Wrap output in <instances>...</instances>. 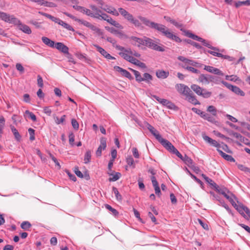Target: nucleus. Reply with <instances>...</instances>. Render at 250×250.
I'll return each mask as SVG.
<instances>
[{
    "instance_id": "nucleus-4",
    "label": "nucleus",
    "mask_w": 250,
    "mask_h": 250,
    "mask_svg": "<svg viewBox=\"0 0 250 250\" xmlns=\"http://www.w3.org/2000/svg\"><path fill=\"white\" fill-rule=\"evenodd\" d=\"M115 48L120 51L119 54L125 60L129 62H131L134 57L131 56L132 50L130 48H125L119 45H116Z\"/></svg>"
},
{
    "instance_id": "nucleus-40",
    "label": "nucleus",
    "mask_w": 250,
    "mask_h": 250,
    "mask_svg": "<svg viewBox=\"0 0 250 250\" xmlns=\"http://www.w3.org/2000/svg\"><path fill=\"white\" fill-rule=\"evenodd\" d=\"M82 13L92 18H95V16H96V14H93V12L92 11L85 7H84V9H83V11Z\"/></svg>"
},
{
    "instance_id": "nucleus-50",
    "label": "nucleus",
    "mask_w": 250,
    "mask_h": 250,
    "mask_svg": "<svg viewBox=\"0 0 250 250\" xmlns=\"http://www.w3.org/2000/svg\"><path fill=\"white\" fill-rule=\"evenodd\" d=\"M203 44L208 47V48L211 49V50H219V49L216 48V47H213L212 46L210 43L208 42L207 41H206L205 40H204V41L203 42H201Z\"/></svg>"
},
{
    "instance_id": "nucleus-38",
    "label": "nucleus",
    "mask_w": 250,
    "mask_h": 250,
    "mask_svg": "<svg viewBox=\"0 0 250 250\" xmlns=\"http://www.w3.org/2000/svg\"><path fill=\"white\" fill-rule=\"evenodd\" d=\"M65 118L66 116L64 115L62 116L60 119H59L57 116L54 117L55 122L57 125L63 123L65 120Z\"/></svg>"
},
{
    "instance_id": "nucleus-8",
    "label": "nucleus",
    "mask_w": 250,
    "mask_h": 250,
    "mask_svg": "<svg viewBox=\"0 0 250 250\" xmlns=\"http://www.w3.org/2000/svg\"><path fill=\"white\" fill-rule=\"evenodd\" d=\"M222 83L226 87L231 90L236 94L240 95L241 96H244L245 95V93L242 90H241L238 87L232 85L225 81H222Z\"/></svg>"
},
{
    "instance_id": "nucleus-56",
    "label": "nucleus",
    "mask_w": 250,
    "mask_h": 250,
    "mask_svg": "<svg viewBox=\"0 0 250 250\" xmlns=\"http://www.w3.org/2000/svg\"><path fill=\"white\" fill-rule=\"evenodd\" d=\"M25 113L26 114L28 115L29 117L31 118V119L32 121H36V119H37L36 117L32 112H31L28 110H26Z\"/></svg>"
},
{
    "instance_id": "nucleus-57",
    "label": "nucleus",
    "mask_w": 250,
    "mask_h": 250,
    "mask_svg": "<svg viewBox=\"0 0 250 250\" xmlns=\"http://www.w3.org/2000/svg\"><path fill=\"white\" fill-rule=\"evenodd\" d=\"M151 180L154 188L159 187L158 183L157 182L156 179L154 176H152L151 177Z\"/></svg>"
},
{
    "instance_id": "nucleus-3",
    "label": "nucleus",
    "mask_w": 250,
    "mask_h": 250,
    "mask_svg": "<svg viewBox=\"0 0 250 250\" xmlns=\"http://www.w3.org/2000/svg\"><path fill=\"white\" fill-rule=\"evenodd\" d=\"M144 41V45L158 51L163 52L165 51L163 45L159 43L160 40L159 39L152 40L145 37Z\"/></svg>"
},
{
    "instance_id": "nucleus-34",
    "label": "nucleus",
    "mask_w": 250,
    "mask_h": 250,
    "mask_svg": "<svg viewBox=\"0 0 250 250\" xmlns=\"http://www.w3.org/2000/svg\"><path fill=\"white\" fill-rule=\"evenodd\" d=\"M91 158V152L90 150H87L84 158V161L85 164H88L90 162Z\"/></svg>"
},
{
    "instance_id": "nucleus-9",
    "label": "nucleus",
    "mask_w": 250,
    "mask_h": 250,
    "mask_svg": "<svg viewBox=\"0 0 250 250\" xmlns=\"http://www.w3.org/2000/svg\"><path fill=\"white\" fill-rule=\"evenodd\" d=\"M78 22L89 28L98 34H100L101 33V30L98 27L86 21L80 19V20L78 21Z\"/></svg>"
},
{
    "instance_id": "nucleus-48",
    "label": "nucleus",
    "mask_w": 250,
    "mask_h": 250,
    "mask_svg": "<svg viewBox=\"0 0 250 250\" xmlns=\"http://www.w3.org/2000/svg\"><path fill=\"white\" fill-rule=\"evenodd\" d=\"M185 42H186L190 44L191 45H193V46H195L197 48H201V45L195 42L190 40L188 39L185 40Z\"/></svg>"
},
{
    "instance_id": "nucleus-11",
    "label": "nucleus",
    "mask_w": 250,
    "mask_h": 250,
    "mask_svg": "<svg viewBox=\"0 0 250 250\" xmlns=\"http://www.w3.org/2000/svg\"><path fill=\"white\" fill-rule=\"evenodd\" d=\"M227 199L231 203L234 208H235L238 211H239L240 210L239 207L242 208L243 205L241 203H239L238 201H237L238 204L235 203V201L237 200V198L232 193H230V195L229 197H227Z\"/></svg>"
},
{
    "instance_id": "nucleus-12",
    "label": "nucleus",
    "mask_w": 250,
    "mask_h": 250,
    "mask_svg": "<svg viewBox=\"0 0 250 250\" xmlns=\"http://www.w3.org/2000/svg\"><path fill=\"white\" fill-rule=\"evenodd\" d=\"M227 199L231 203L234 208H235L238 211H239L240 210L239 207L242 208L243 205L241 203H239L238 201H237L238 204L235 203V201L237 200V198L232 193H230V195L229 197H227Z\"/></svg>"
},
{
    "instance_id": "nucleus-1",
    "label": "nucleus",
    "mask_w": 250,
    "mask_h": 250,
    "mask_svg": "<svg viewBox=\"0 0 250 250\" xmlns=\"http://www.w3.org/2000/svg\"><path fill=\"white\" fill-rule=\"evenodd\" d=\"M139 19L146 26L160 32L167 38L177 42H181V40L178 36L174 35L165 25L151 21L144 17H139Z\"/></svg>"
},
{
    "instance_id": "nucleus-19",
    "label": "nucleus",
    "mask_w": 250,
    "mask_h": 250,
    "mask_svg": "<svg viewBox=\"0 0 250 250\" xmlns=\"http://www.w3.org/2000/svg\"><path fill=\"white\" fill-rule=\"evenodd\" d=\"M198 82L203 84H208L209 83V74H200L197 80Z\"/></svg>"
},
{
    "instance_id": "nucleus-37",
    "label": "nucleus",
    "mask_w": 250,
    "mask_h": 250,
    "mask_svg": "<svg viewBox=\"0 0 250 250\" xmlns=\"http://www.w3.org/2000/svg\"><path fill=\"white\" fill-rule=\"evenodd\" d=\"M204 119L206 120L211 123L216 124L217 123V122L215 120V118L213 116H211L207 113L206 114Z\"/></svg>"
},
{
    "instance_id": "nucleus-60",
    "label": "nucleus",
    "mask_w": 250,
    "mask_h": 250,
    "mask_svg": "<svg viewBox=\"0 0 250 250\" xmlns=\"http://www.w3.org/2000/svg\"><path fill=\"white\" fill-rule=\"evenodd\" d=\"M37 82L38 86L42 88L43 86V80L40 75L38 76Z\"/></svg>"
},
{
    "instance_id": "nucleus-7",
    "label": "nucleus",
    "mask_w": 250,
    "mask_h": 250,
    "mask_svg": "<svg viewBox=\"0 0 250 250\" xmlns=\"http://www.w3.org/2000/svg\"><path fill=\"white\" fill-rule=\"evenodd\" d=\"M0 19L5 22L13 24L20 23V20L13 15H10L6 13L0 11Z\"/></svg>"
},
{
    "instance_id": "nucleus-27",
    "label": "nucleus",
    "mask_w": 250,
    "mask_h": 250,
    "mask_svg": "<svg viewBox=\"0 0 250 250\" xmlns=\"http://www.w3.org/2000/svg\"><path fill=\"white\" fill-rule=\"evenodd\" d=\"M202 176L206 181V182L208 183V184H209L210 186H212L215 189H217V188H218V186L217 185V184L215 182H214V181H213L211 179L207 177L206 175H205L204 174H202Z\"/></svg>"
},
{
    "instance_id": "nucleus-2",
    "label": "nucleus",
    "mask_w": 250,
    "mask_h": 250,
    "mask_svg": "<svg viewBox=\"0 0 250 250\" xmlns=\"http://www.w3.org/2000/svg\"><path fill=\"white\" fill-rule=\"evenodd\" d=\"M175 88L179 93L186 96V99L189 103L194 105L200 104V103L197 100L195 96L188 86L179 83L176 85Z\"/></svg>"
},
{
    "instance_id": "nucleus-58",
    "label": "nucleus",
    "mask_w": 250,
    "mask_h": 250,
    "mask_svg": "<svg viewBox=\"0 0 250 250\" xmlns=\"http://www.w3.org/2000/svg\"><path fill=\"white\" fill-rule=\"evenodd\" d=\"M133 155L135 158H139L140 154L137 148L133 147L132 149Z\"/></svg>"
},
{
    "instance_id": "nucleus-14",
    "label": "nucleus",
    "mask_w": 250,
    "mask_h": 250,
    "mask_svg": "<svg viewBox=\"0 0 250 250\" xmlns=\"http://www.w3.org/2000/svg\"><path fill=\"white\" fill-rule=\"evenodd\" d=\"M178 59L182 62L183 63H180V65L183 67V65H185L186 66H188V65L196 66L197 62L191 60H189L188 59L186 58L185 57L180 56L178 57Z\"/></svg>"
},
{
    "instance_id": "nucleus-23",
    "label": "nucleus",
    "mask_w": 250,
    "mask_h": 250,
    "mask_svg": "<svg viewBox=\"0 0 250 250\" xmlns=\"http://www.w3.org/2000/svg\"><path fill=\"white\" fill-rule=\"evenodd\" d=\"M130 40L132 41V43L138 46L140 45H143L144 44L145 37L143 38H139L136 37L132 36L130 38Z\"/></svg>"
},
{
    "instance_id": "nucleus-5",
    "label": "nucleus",
    "mask_w": 250,
    "mask_h": 250,
    "mask_svg": "<svg viewBox=\"0 0 250 250\" xmlns=\"http://www.w3.org/2000/svg\"><path fill=\"white\" fill-rule=\"evenodd\" d=\"M118 11L125 19L133 24L136 27H140L141 26V24L139 20L134 19L132 15L128 12L126 10L122 8H119Z\"/></svg>"
},
{
    "instance_id": "nucleus-51",
    "label": "nucleus",
    "mask_w": 250,
    "mask_h": 250,
    "mask_svg": "<svg viewBox=\"0 0 250 250\" xmlns=\"http://www.w3.org/2000/svg\"><path fill=\"white\" fill-rule=\"evenodd\" d=\"M152 77L149 73H145L144 74V77H143V81L148 82V81L151 80Z\"/></svg>"
},
{
    "instance_id": "nucleus-28",
    "label": "nucleus",
    "mask_w": 250,
    "mask_h": 250,
    "mask_svg": "<svg viewBox=\"0 0 250 250\" xmlns=\"http://www.w3.org/2000/svg\"><path fill=\"white\" fill-rule=\"evenodd\" d=\"M110 17L107 15L106 14L103 13L102 11V13L100 14H96V16H95V18L97 19L98 20H103L104 21H106L109 19Z\"/></svg>"
},
{
    "instance_id": "nucleus-43",
    "label": "nucleus",
    "mask_w": 250,
    "mask_h": 250,
    "mask_svg": "<svg viewBox=\"0 0 250 250\" xmlns=\"http://www.w3.org/2000/svg\"><path fill=\"white\" fill-rule=\"evenodd\" d=\"M219 51V50H212L207 51V52L208 53L214 56H216V57H223V54L218 52Z\"/></svg>"
},
{
    "instance_id": "nucleus-54",
    "label": "nucleus",
    "mask_w": 250,
    "mask_h": 250,
    "mask_svg": "<svg viewBox=\"0 0 250 250\" xmlns=\"http://www.w3.org/2000/svg\"><path fill=\"white\" fill-rule=\"evenodd\" d=\"M28 132L30 135V140L31 141L34 140H35V136H34L35 130H34V129H33V128H29L28 129Z\"/></svg>"
},
{
    "instance_id": "nucleus-53",
    "label": "nucleus",
    "mask_w": 250,
    "mask_h": 250,
    "mask_svg": "<svg viewBox=\"0 0 250 250\" xmlns=\"http://www.w3.org/2000/svg\"><path fill=\"white\" fill-rule=\"evenodd\" d=\"M126 162L129 166H133V167H135L134 161L132 157L129 156L128 158H127Z\"/></svg>"
},
{
    "instance_id": "nucleus-45",
    "label": "nucleus",
    "mask_w": 250,
    "mask_h": 250,
    "mask_svg": "<svg viewBox=\"0 0 250 250\" xmlns=\"http://www.w3.org/2000/svg\"><path fill=\"white\" fill-rule=\"evenodd\" d=\"M112 191L114 192L117 200L118 201H121L122 200V196L119 193L117 188L115 187H113Z\"/></svg>"
},
{
    "instance_id": "nucleus-46",
    "label": "nucleus",
    "mask_w": 250,
    "mask_h": 250,
    "mask_svg": "<svg viewBox=\"0 0 250 250\" xmlns=\"http://www.w3.org/2000/svg\"><path fill=\"white\" fill-rule=\"evenodd\" d=\"M219 193L222 194L225 197H226L227 199V197H229L230 195V193H231L229 191H227L226 189H218V188L216 189Z\"/></svg>"
},
{
    "instance_id": "nucleus-32",
    "label": "nucleus",
    "mask_w": 250,
    "mask_h": 250,
    "mask_svg": "<svg viewBox=\"0 0 250 250\" xmlns=\"http://www.w3.org/2000/svg\"><path fill=\"white\" fill-rule=\"evenodd\" d=\"M130 69L131 70V71H132L133 72V73L135 76L136 80L137 82H141L143 81V77H142L139 71L134 70L133 69H131V68Z\"/></svg>"
},
{
    "instance_id": "nucleus-18",
    "label": "nucleus",
    "mask_w": 250,
    "mask_h": 250,
    "mask_svg": "<svg viewBox=\"0 0 250 250\" xmlns=\"http://www.w3.org/2000/svg\"><path fill=\"white\" fill-rule=\"evenodd\" d=\"M180 30H181V31H182L185 33V36H186L189 38H190L194 40H196V41H198L200 42L204 41V39L191 33L189 31L185 30L182 28H180Z\"/></svg>"
},
{
    "instance_id": "nucleus-26",
    "label": "nucleus",
    "mask_w": 250,
    "mask_h": 250,
    "mask_svg": "<svg viewBox=\"0 0 250 250\" xmlns=\"http://www.w3.org/2000/svg\"><path fill=\"white\" fill-rule=\"evenodd\" d=\"M42 42L46 45L51 47H54L55 46V42L50 39H49L48 38L46 37H42Z\"/></svg>"
},
{
    "instance_id": "nucleus-24",
    "label": "nucleus",
    "mask_w": 250,
    "mask_h": 250,
    "mask_svg": "<svg viewBox=\"0 0 250 250\" xmlns=\"http://www.w3.org/2000/svg\"><path fill=\"white\" fill-rule=\"evenodd\" d=\"M217 150L220 155L226 160L231 162H235L234 159L231 155L226 154L219 148H217Z\"/></svg>"
},
{
    "instance_id": "nucleus-52",
    "label": "nucleus",
    "mask_w": 250,
    "mask_h": 250,
    "mask_svg": "<svg viewBox=\"0 0 250 250\" xmlns=\"http://www.w3.org/2000/svg\"><path fill=\"white\" fill-rule=\"evenodd\" d=\"M71 124L73 128L75 130H78L79 127L78 122L75 119H72L71 120Z\"/></svg>"
},
{
    "instance_id": "nucleus-22",
    "label": "nucleus",
    "mask_w": 250,
    "mask_h": 250,
    "mask_svg": "<svg viewBox=\"0 0 250 250\" xmlns=\"http://www.w3.org/2000/svg\"><path fill=\"white\" fill-rule=\"evenodd\" d=\"M55 22L59 24V25H62L63 27L67 29L68 30L72 31H74L73 28L71 26H70L69 24H67V23L64 22L63 21H62L61 20H60L59 18H56V20H55Z\"/></svg>"
},
{
    "instance_id": "nucleus-10",
    "label": "nucleus",
    "mask_w": 250,
    "mask_h": 250,
    "mask_svg": "<svg viewBox=\"0 0 250 250\" xmlns=\"http://www.w3.org/2000/svg\"><path fill=\"white\" fill-rule=\"evenodd\" d=\"M158 141L167 150L172 153L176 148L170 142L163 138L162 137H161Z\"/></svg>"
},
{
    "instance_id": "nucleus-36",
    "label": "nucleus",
    "mask_w": 250,
    "mask_h": 250,
    "mask_svg": "<svg viewBox=\"0 0 250 250\" xmlns=\"http://www.w3.org/2000/svg\"><path fill=\"white\" fill-rule=\"evenodd\" d=\"M207 110L208 112L211 113V114L214 116H215L217 115V110L216 109V108L213 105L208 106L207 108Z\"/></svg>"
},
{
    "instance_id": "nucleus-25",
    "label": "nucleus",
    "mask_w": 250,
    "mask_h": 250,
    "mask_svg": "<svg viewBox=\"0 0 250 250\" xmlns=\"http://www.w3.org/2000/svg\"><path fill=\"white\" fill-rule=\"evenodd\" d=\"M156 75L158 78L166 79L168 76L169 72L164 70H159L156 71Z\"/></svg>"
},
{
    "instance_id": "nucleus-42",
    "label": "nucleus",
    "mask_w": 250,
    "mask_h": 250,
    "mask_svg": "<svg viewBox=\"0 0 250 250\" xmlns=\"http://www.w3.org/2000/svg\"><path fill=\"white\" fill-rule=\"evenodd\" d=\"M183 68L194 73L198 74L199 73V71L198 69H195L191 66H186L185 65H183Z\"/></svg>"
},
{
    "instance_id": "nucleus-49",
    "label": "nucleus",
    "mask_w": 250,
    "mask_h": 250,
    "mask_svg": "<svg viewBox=\"0 0 250 250\" xmlns=\"http://www.w3.org/2000/svg\"><path fill=\"white\" fill-rule=\"evenodd\" d=\"M122 75L127 78L129 80L133 79V78L131 76V74L125 69H124L123 71L122 72Z\"/></svg>"
},
{
    "instance_id": "nucleus-29",
    "label": "nucleus",
    "mask_w": 250,
    "mask_h": 250,
    "mask_svg": "<svg viewBox=\"0 0 250 250\" xmlns=\"http://www.w3.org/2000/svg\"><path fill=\"white\" fill-rule=\"evenodd\" d=\"M132 63L135 64L141 68H146V66L145 63L140 62L139 60L136 59L135 58H133L131 62H130Z\"/></svg>"
},
{
    "instance_id": "nucleus-20",
    "label": "nucleus",
    "mask_w": 250,
    "mask_h": 250,
    "mask_svg": "<svg viewBox=\"0 0 250 250\" xmlns=\"http://www.w3.org/2000/svg\"><path fill=\"white\" fill-rule=\"evenodd\" d=\"M54 47L64 54H68L69 53L68 48L62 42H57L55 43Z\"/></svg>"
},
{
    "instance_id": "nucleus-62",
    "label": "nucleus",
    "mask_w": 250,
    "mask_h": 250,
    "mask_svg": "<svg viewBox=\"0 0 250 250\" xmlns=\"http://www.w3.org/2000/svg\"><path fill=\"white\" fill-rule=\"evenodd\" d=\"M238 167L242 171L250 173V169L242 165H239Z\"/></svg>"
},
{
    "instance_id": "nucleus-21",
    "label": "nucleus",
    "mask_w": 250,
    "mask_h": 250,
    "mask_svg": "<svg viewBox=\"0 0 250 250\" xmlns=\"http://www.w3.org/2000/svg\"><path fill=\"white\" fill-rule=\"evenodd\" d=\"M14 24L18 25L19 29L26 34H30L32 32L30 27L25 24H22L20 21L19 23Z\"/></svg>"
},
{
    "instance_id": "nucleus-30",
    "label": "nucleus",
    "mask_w": 250,
    "mask_h": 250,
    "mask_svg": "<svg viewBox=\"0 0 250 250\" xmlns=\"http://www.w3.org/2000/svg\"><path fill=\"white\" fill-rule=\"evenodd\" d=\"M5 120L3 116H0V138L1 137L3 134V130L5 126Z\"/></svg>"
},
{
    "instance_id": "nucleus-61",
    "label": "nucleus",
    "mask_w": 250,
    "mask_h": 250,
    "mask_svg": "<svg viewBox=\"0 0 250 250\" xmlns=\"http://www.w3.org/2000/svg\"><path fill=\"white\" fill-rule=\"evenodd\" d=\"M198 222H199V223L200 224V225L203 227V228H204L205 229H208V225L207 224H206V223L204 222L202 220H201V219H198L197 220Z\"/></svg>"
},
{
    "instance_id": "nucleus-6",
    "label": "nucleus",
    "mask_w": 250,
    "mask_h": 250,
    "mask_svg": "<svg viewBox=\"0 0 250 250\" xmlns=\"http://www.w3.org/2000/svg\"><path fill=\"white\" fill-rule=\"evenodd\" d=\"M190 87L196 94L199 96H201L204 98H208L212 95L211 92L208 91L207 89L203 88L197 84H192Z\"/></svg>"
},
{
    "instance_id": "nucleus-63",
    "label": "nucleus",
    "mask_w": 250,
    "mask_h": 250,
    "mask_svg": "<svg viewBox=\"0 0 250 250\" xmlns=\"http://www.w3.org/2000/svg\"><path fill=\"white\" fill-rule=\"evenodd\" d=\"M111 25H113L114 26H115V27H116L118 29H123V26L121 24H120L118 22L116 21L115 20L113 21Z\"/></svg>"
},
{
    "instance_id": "nucleus-33",
    "label": "nucleus",
    "mask_w": 250,
    "mask_h": 250,
    "mask_svg": "<svg viewBox=\"0 0 250 250\" xmlns=\"http://www.w3.org/2000/svg\"><path fill=\"white\" fill-rule=\"evenodd\" d=\"M111 177L109 179V181H116L118 180L121 177V174L119 172H116L115 173L109 174Z\"/></svg>"
},
{
    "instance_id": "nucleus-31",
    "label": "nucleus",
    "mask_w": 250,
    "mask_h": 250,
    "mask_svg": "<svg viewBox=\"0 0 250 250\" xmlns=\"http://www.w3.org/2000/svg\"><path fill=\"white\" fill-rule=\"evenodd\" d=\"M10 128H11L12 133H13V134L15 136V139L17 141L20 140V139L21 138V136L20 135V133H19L18 130L16 129V128L14 126H13L12 125H10Z\"/></svg>"
},
{
    "instance_id": "nucleus-35",
    "label": "nucleus",
    "mask_w": 250,
    "mask_h": 250,
    "mask_svg": "<svg viewBox=\"0 0 250 250\" xmlns=\"http://www.w3.org/2000/svg\"><path fill=\"white\" fill-rule=\"evenodd\" d=\"M149 131L155 137L157 141H158L162 137L159 132L154 127Z\"/></svg>"
},
{
    "instance_id": "nucleus-47",
    "label": "nucleus",
    "mask_w": 250,
    "mask_h": 250,
    "mask_svg": "<svg viewBox=\"0 0 250 250\" xmlns=\"http://www.w3.org/2000/svg\"><path fill=\"white\" fill-rule=\"evenodd\" d=\"M105 206L106 208L110 211L114 215L116 216L119 213L117 210L112 208L110 205L106 204Z\"/></svg>"
},
{
    "instance_id": "nucleus-44",
    "label": "nucleus",
    "mask_w": 250,
    "mask_h": 250,
    "mask_svg": "<svg viewBox=\"0 0 250 250\" xmlns=\"http://www.w3.org/2000/svg\"><path fill=\"white\" fill-rule=\"evenodd\" d=\"M31 226V224L28 221L23 222L21 225V228L24 230H28Z\"/></svg>"
},
{
    "instance_id": "nucleus-13",
    "label": "nucleus",
    "mask_w": 250,
    "mask_h": 250,
    "mask_svg": "<svg viewBox=\"0 0 250 250\" xmlns=\"http://www.w3.org/2000/svg\"><path fill=\"white\" fill-rule=\"evenodd\" d=\"M106 147V139L103 137L100 140V145L98 147L96 152V155L97 157H100L102 155V152L104 150Z\"/></svg>"
},
{
    "instance_id": "nucleus-41",
    "label": "nucleus",
    "mask_w": 250,
    "mask_h": 250,
    "mask_svg": "<svg viewBox=\"0 0 250 250\" xmlns=\"http://www.w3.org/2000/svg\"><path fill=\"white\" fill-rule=\"evenodd\" d=\"M243 5H250V0H247L245 1H239L235 3V5L236 7L238 8Z\"/></svg>"
},
{
    "instance_id": "nucleus-39",
    "label": "nucleus",
    "mask_w": 250,
    "mask_h": 250,
    "mask_svg": "<svg viewBox=\"0 0 250 250\" xmlns=\"http://www.w3.org/2000/svg\"><path fill=\"white\" fill-rule=\"evenodd\" d=\"M89 7L92 9V10L93 11V14H100V13H102V11L99 9L96 5L91 4L89 5Z\"/></svg>"
},
{
    "instance_id": "nucleus-64",
    "label": "nucleus",
    "mask_w": 250,
    "mask_h": 250,
    "mask_svg": "<svg viewBox=\"0 0 250 250\" xmlns=\"http://www.w3.org/2000/svg\"><path fill=\"white\" fill-rule=\"evenodd\" d=\"M183 160L185 162L186 164L188 165H192L193 163L192 160L190 158L188 157L186 155L185 156Z\"/></svg>"
},
{
    "instance_id": "nucleus-17",
    "label": "nucleus",
    "mask_w": 250,
    "mask_h": 250,
    "mask_svg": "<svg viewBox=\"0 0 250 250\" xmlns=\"http://www.w3.org/2000/svg\"><path fill=\"white\" fill-rule=\"evenodd\" d=\"M239 213L247 220H250V210L244 205H243L242 208L239 207Z\"/></svg>"
},
{
    "instance_id": "nucleus-55",
    "label": "nucleus",
    "mask_w": 250,
    "mask_h": 250,
    "mask_svg": "<svg viewBox=\"0 0 250 250\" xmlns=\"http://www.w3.org/2000/svg\"><path fill=\"white\" fill-rule=\"evenodd\" d=\"M106 29L112 33H114V34H122L121 31H119L113 27H111V28L106 27Z\"/></svg>"
},
{
    "instance_id": "nucleus-16",
    "label": "nucleus",
    "mask_w": 250,
    "mask_h": 250,
    "mask_svg": "<svg viewBox=\"0 0 250 250\" xmlns=\"http://www.w3.org/2000/svg\"><path fill=\"white\" fill-rule=\"evenodd\" d=\"M204 70L207 71L208 72L216 74L218 75H224V73L219 69L209 65H205Z\"/></svg>"
},
{
    "instance_id": "nucleus-15",
    "label": "nucleus",
    "mask_w": 250,
    "mask_h": 250,
    "mask_svg": "<svg viewBox=\"0 0 250 250\" xmlns=\"http://www.w3.org/2000/svg\"><path fill=\"white\" fill-rule=\"evenodd\" d=\"M94 46L96 47L97 50L100 53L101 55L104 56L105 58L108 60L115 59V58L111 56L109 53H108L104 48L99 46L97 44H94Z\"/></svg>"
},
{
    "instance_id": "nucleus-59",
    "label": "nucleus",
    "mask_w": 250,
    "mask_h": 250,
    "mask_svg": "<svg viewBox=\"0 0 250 250\" xmlns=\"http://www.w3.org/2000/svg\"><path fill=\"white\" fill-rule=\"evenodd\" d=\"M16 69L20 71V73H23L24 71V68L22 65L19 63H18L16 65Z\"/></svg>"
}]
</instances>
